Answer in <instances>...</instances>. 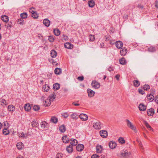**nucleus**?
Listing matches in <instances>:
<instances>
[{"label": "nucleus", "instance_id": "dca6fc26", "mask_svg": "<svg viewBox=\"0 0 158 158\" xmlns=\"http://www.w3.org/2000/svg\"><path fill=\"white\" fill-rule=\"evenodd\" d=\"M52 101L49 98L45 100L44 103V105L45 106H49L51 103Z\"/></svg>", "mask_w": 158, "mask_h": 158}, {"label": "nucleus", "instance_id": "4be33fe9", "mask_svg": "<svg viewBox=\"0 0 158 158\" xmlns=\"http://www.w3.org/2000/svg\"><path fill=\"white\" fill-rule=\"evenodd\" d=\"M50 122L54 123H56L58 122V119L55 117H52L50 119Z\"/></svg>", "mask_w": 158, "mask_h": 158}, {"label": "nucleus", "instance_id": "7ed1b4c3", "mask_svg": "<svg viewBox=\"0 0 158 158\" xmlns=\"http://www.w3.org/2000/svg\"><path fill=\"white\" fill-rule=\"evenodd\" d=\"M92 86L95 89L99 88L100 87V84L96 81H93L91 83Z\"/></svg>", "mask_w": 158, "mask_h": 158}, {"label": "nucleus", "instance_id": "ddd939ff", "mask_svg": "<svg viewBox=\"0 0 158 158\" xmlns=\"http://www.w3.org/2000/svg\"><path fill=\"white\" fill-rule=\"evenodd\" d=\"M127 52V50L125 48H123L120 51V54L122 56H124L126 55Z\"/></svg>", "mask_w": 158, "mask_h": 158}, {"label": "nucleus", "instance_id": "37998d69", "mask_svg": "<svg viewBox=\"0 0 158 158\" xmlns=\"http://www.w3.org/2000/svg\"><path fill=\"white\" fill-rule=\"evenodd\" d=\"M12 23L11 22H10L8 24L5 25V26L7 29L9 28H10L12 27Z\"/></svg>", "mask_w": 158, "mask_h": 158}, {"label": "nucleus", "instance_id": "f8f14e48", "mask_svg": "<svg viewBox=\"0 0 158 158\" xmlns=\"http://www.w3.org/2000/svg\"><path fill=\"white\" fill-rule=\"evenodd\" d=\"M84 148L83 145L81 144H78L76 147V150L79 152L81 151Z\"/></svg>", "mask_w": 158, "mask_h": 158}, {"label": "nucleus", "instance_id": "412c9836", "mask_svg": "<svg viewBox=\"0 0 158 158\" xmlns=\"http://www.w3.org/2000/svg\"><path fill=\"white\" fill-rule=\"evenodd\" d=\"M63 142L65 143H68L69 142V139L66 135L63 136L62 137Z\"/></svg>", "mask_w": 158, "mask_h": 158}, {"label": "nucleus", "instance_id": "3c124183", "mask_svg": "<svg viewBox=\"0 0 158 158\" xmlns=\"http://www.w3.org/2000/svg\"><path fill=\"white\" fill-rule=\"evenodd\" d=\"M144 124H145L146 126L147 127V128H150L152 130V128L151 127V126L149 125L148 123L147 122V121H145L144 122Z\"/></svg>", "mask_w": 158, "mask_h": 158}, {"label": "nucleus", "instance_id": "774afa93", "mask_svg": "<svg viewBox=\"0 0 158 158\" xmlns=\"http://www.w3.org/2000/svg\"><path fill=\"white\" fill-rule=\"evenodd\" d=\"M155 101L157 104H158V96H157L156 97Z\"/></svg>", "mask_w": 158, "mask_h": 158}, {"label": "nucleus", "instance_id": "f257e3e1", "mask_svg": "<svg viewBox=\"0 0 158 158\" xmlns=\"http://www.w3.org/2000/svg\"><path fill=\"white\" fill-rule=\"evenodd\" d=\"M120 157L121 158H131V153L127 151H122L120 154Z\"/></svg>", "mask_w": 158, "mask_h": 158}, {"label": "nucleus", "instance_id": "0eeeda50", "mask_svg": "<svg viewBox=\"0 0 158 158\" xmlns=\"http://www.w3.org/2000/svg\"><path fill=\"white\" fill-rule=\"evenodd\" d=\"M100 134L101 136L103 138H106L108 136L107 131L105 130L100 131Z\"/></svg>", "mask_w": 158, "mask_h": 158}, {"label": "nucleus", "instance_id": "6ab92c4d", "mask_svg": "<svg viewBox=\"0 0 158 158\" xmlns=\"http://www.w3.org/2000/svg\"><path fill=\"white\" fill-rule=\"evenodd\" d=\"M54 72L56 74L60 75L61 73V69L60 68H56L54 70Z\"/></svg>", "mask_w": 158, "mask_h": 158}, {"label": "nucleus", "instance_id": "13d9d810", "mask_svg": "<svg viewBox=\"0 0 158 158\" xmlns=\"http://www.w3.org/2000/svg\"><path fill=\"white\" fill-rule=\"evenodd\" d=\"M84 78L83 76L78 77L77 79L80 81H82L84 80Z\"/></svg>", "mask_w": 158, "mask_h": 158}, {"label": "nucleus", "instance_id": "2f4dec72", "mask_svg": "<svg viewBox=\"0 0 158 158\" xmlns=\"http://www.w3.org/2000/svg\"><path fill=\"white\" fill-rule=\"evenodd\" d=\"M133 83L134 86L136 87H138L140 85V82L138 80H134Z\"/></svg>", "mask_w": 158, "mask_h": 158}, {"label": "nucleus", "instance_id": "20e7f679", "mask_svg": "<svg viewBox=\"0 0 158 158\" xmlns=\"http://www.w3.org/2000/svg\"><path fill=\"white\" fill-rule=\"evenodd\" d=\"M93 127L96 129L99 130L101 128V124L99 122L94 123Z\"/></svg>", "mask_w": 158, "mask_h": 158}, {"label": "nucleus", "instance_id": "c756f323", "mask_svg": "<svg viewBox=\"0 0 158 158\" xmlns=\"http://www.w3.org/2000/svg\"><path fill=\"white\" fill-rule=\"evenodd\" d=\"M60 85L58 83H56L53 85V89L54 90H57L59 89Z\"/></svg>", "mask_w": 158, "mask_h": 158}, {"label": "nucleus", "instance_id": "680f3d73", "mask_svg": "<svg viewBox=\"0 0 158 158\" xmlns=\"http://www.w3.org/2000/svg\"><path fill=\"white\" fill-rule=\"evenodd\" d=\"M139 92L140 94H143L145 93L144 91L141 89H139Z\"/></svg>", "mask_w": 158, "mask_h": 158}, {"label": "nucleus", "instance_id": "c03bdc74", "mask_svg": "<svg viewBox=\"0 0 158 158\" xmlns=\"http://www.w3.org/2000/svg\"><path fill=\"white\" fill-rule=\"evenodd\" d=\"M118 141L121 144H123L125 143V140L123 137H120Z\"/></svg>", "mask_w": 158, "mask_h": 158}, {"label": "nucleus", "instance_id": "a18cd8bd", "mask_svg": "<svg viewBox=\"0 0 158 158\" xmlns=\"http://www.w3.org/2000/svg\"><path fill=\"white\" fill-rule=\"evenodd\" d=\"M35 11V9L33 7L30 8L29 9V12L31 14L34 13Z\"/></svg>", "mask_w": 158, "mask_h": 158}, {"label": "nucleus", "instance_id": "b1692460", "mask_svg": "<svg viewBox=\"0 0 158 158\" xmlns=\"http://www.w3.org/2000/svg\"><path fill=\"white\" fill-rule=\"evenodd\" d=\"M66 130L65 126L64 125H62L59 127V130L61 132H64Z\"/></svg>", "mask_w": 158, "mask_h": 158}, {"label": "nucleus", "instance_id": "6e6d98bb", "mask_svg": "<svg viewBox=\"0 0 158 158\" xmlns=\"http://www.w3.org/2000/svg\"><path fill=\"white\" fill-rule=\"evenodd\" d=\"M89 39L90 41H94L95 39L94 36L93 35H90Z\"/></svg>", "mask_w": 158, "mask_h": 158}, {"label": "nucleus", "instance_id": "ea45409f", "mask_svg": "<svg viewBox=\"0 0 158 158\" xmlns=\"http://www.w3.org/2000/svg\"><path fill=\"white\" fill-rule=\"evenodd\" d=\"M31 15L32 17L34 19H37L38 17V14L36 11L32 13Z\"/></svg>", "mask_w": 158, "mask_h": 158}, {"label": "nucleus", "instance_id": "052dcab7", "mask_svg": "<svg viewBox=\"0 0 158 158\" xmlns=\"http://www.w3.org/2000/svg\"><path fill=\"white\" fill-rule=\"evenodd\" d=\"M18 136L20 137H24V134L22 132V133H19Z\"/></svg>", "mask_w": 158, "mask_h": 158}, {"label": "nucleus", "instance_id": "a19ab883", "mask_svg": "<svg viewBox=\"0 0 158 158\" xmlns=\"http://www.w3.org/2000/svg\"><path fill=\"white\" fill-rule=\"evenodd\" d=\"M9 130H7L6 128H4L3 130V134L5 135H7L9 134Z\"/></svg>", "mask_w": 158, "mask_h": 158}, {"label": "nucleus", "instance_id": "c9c22d12", "mask_svg": "<svg viewBox=\"0 0 158 158\" xmlns=\"http://www.w3.org/2000/svg\"><path fill=\"white\" fill-rule=\"evenodd\" d=\"M56 98V95L54 92L51 94L50 95L49 97V98L52 101H53V100Z\"/></svg>", "mask_w": 158, "mask_h": 158}, {"label": "nucleus", "instance_id": "864d4df0", "mask_svg": "<svg viewBox=\"0 0 158 158\" xmlns=\"http://www.w3.org/2000/svg\"><path fill=\"white\" fill-rule=\"evenodd\" d=\"M62 116L64 118H67L69 115V114L67 113H64L62 114Z\"/></svg>", "mask_w": 158, "mask_h": 158}, {"label": "nucleus", "instance_id": "e2e57ef3", "mask_svg": "<svg viewBox=\"0 0 158 158\" xmlns=\"http://www.w3.org/2000/svg\"><path fill=\"white\" fill-rule=\"evenodd\" d=\"M62 90L64 93H66L68 91V89L66 88H64Z\"/></svg>", "mask_w": 158, "mask_h": 158}, {"label": "nucleus", "instance_id": "9b49d317", "mask_svg": "<svg viewBox=\"0 0 158 158\" xmlns=\"http://www.w3.org/2000/svg\"><path fill=\"white\" fill-rule=\"evenodd\" d=\"M147 114L149 116H152L154 114L155 111L153 108H151L148 110Z\"/></svg>", "mask_w": 158, "mask_h": 158}, {"label": "nucleus", "instance_id": "69168bd1", "mask_svg": "<svg viewBox=\"0 0 158 158\" xmlns=\"http://www.w3.org/2000/svg\"><path fill=\"white\" fill-rule=\"evenodd\" d=\"M155 6L156 8H158V1H156L155 2Z\"/></svg>", "mask_w": 158, "mask_h": 158}, {"label": "nucleus", "instance_id": "5701e85b", "mask_svg": "<svg viewBox=\"0 0 158 158\" xmlns=\"http://www.w3.org/2000/svg\"><path fill=\"white\" fill-rule=\"evenodd\" d=\"M64 47L68 49H71L73 48V45L69 43H66L64 44Z\"/></svg>", "mask_w": 158, "mask_h": 158}, {"label": "nucleus", "instance_id": "58836bf2", "mask_svg": "<svg viewBox=\"0 0 158 158\" xmlns=\"http://www.w3.org/2000/svg\"><path fill=\"white\" fill-rule=\"evenodd\" d=\"M14 108L15 107L13 105H10L8 106V109L9 111H12L14 110L15 109Z\"/></svg>", "mask_w": 158, "mask_h": 158}, {"label": "nucleus", "instance_id": "8fccbe9b", "mask_svg": "<svg viewBox=\"0 0 158 158\" xmlns=\"http://www.w3.org/2000/svg\"><path fill=\"white\" fill-rule=\"evenodd\" d=\"M40 108V107L38 105H34L33 107V109L35 111L38 110Z\"/></svg>", "mask_w": 158, "mask_h": 158}, {"label": "nucleus", "instance_id": "423d86ee", "mask_svg": "<svg viewBox=\"0 0 158 158\" xmlns=\"http://www.w3.org/2000/svg\"><path fill=\"white\" fill-rule=\"evenodd\" d=\"M87 92L89 97L90 98L93 97L95 94V92L90 89H87Z\"/></svg>", "mask_w": 158, "mask_h": 158}, {"label": "nucleus", "instance_id": "1a4fd4ad", "mask_svg": "<svg viewBox=\"0 0 158 158\" xmlns=\"http://www.w3.org/2000/svg\"><path fill=\"white\" fill-rule=\"evenodd\" d=\"M109 145L110 148L113 149L116 146V143L115 142L111 141L109 143Z\"/></svg>", "mask_w": 158, "mask_h": 158}, {"label": "nucleus", "instance_id": "a878e982", "mask_svg": "<svg viewBox=\"0 0 158 158\" xmlns=\"http://www.w3.org/2000/svg\"><path fill=\"white\" fill-rule=\"evenodd\" d=\"M1 19L4 22H7L9 20V18L7 16L4 15L1 17Z\"/></svg>", "mask_w": 158, "mask_h": 158}, {"label": "nucleus", "instance_id": "473e14b6", "mask_svg": "<svg viewBox=\"0 0 158 158\" xmlns=\"http://www.w3.org/2000/svg\"><path fill=\"white\" fill-rule=\"evenodd\" d=\"M43 89L44 91H48L49 89V86L47 84H45L43 86Z\"/></svg>", "mask_w": 158, "mask_h": 158}, {"label": "nucleus", "instance_id": "09e8293b", "mask_svg": "<svg viewBox=\"0 0 158 158\" xmlns=\"http://www.w3.org/2000/svg\"><path fill=\"white\" fill-rule=\"evenodd\" d=\"M150 86L148 85H144L143 87V89H144L145 90H148V89H150Z\"/></svg>", "mask_w": 158, "mask_h": 158}, {"label": "nucleus", "instance_id": "338daca9", "mask_svg": "<svg viewBox=\"0 0 158 158\" xmlns=\"http://www.w3.org/2000/svg\"><path fill=\"white\" fill-rule=\"evenodd\" d=\"M63 36L64 37V40H68V38L67 36H65L64 35H63Z\"/></svg>", "mask_w": 158, "mask_h": 158}, {"label": "nucleus", "instance_id": "49530a36", "mask_svg": "<svg viewBox=\"0 0 158 158\" xmlns=\"http://www.w3.org/2000/svg\"><path fill=\"white\" fill-rule=\"evenodd\" d=\"M148 50L150 52H154L155 51L156 49L155 48L152 46L148 48Z\"/></svg>", "mask_w": 158, "mask_h": 158}, {"label": "nucleus", "instance_id": "f704fd0d", "mask_svg": "<svg viewBox=\"0 0 158 158\" xmlns=\"http://www.w3.org/2000/svg\"><path fill=\"white\" fill-rule=\"evenodd\" d=\"M89 6L91 7H93L95 5V2L93 0H91L88 2Z\"/></svg>", "mask_w": 158, "mask_h": 158}, {"label": "nucleus", "instance_id": "393cba45", "mask_svg": "<svg viewBox=\"0 0 158 158\" xmlns=\"http://www.w3.org/2000/svg\"><path fill=\"white\" fill-rule=\"evenodd\" d=\"M51 56L52 58H55L56 56L57 52L54 50H52L51 52Z\"/></svg>", "mask_w": 158, "mask_h": 158}, {"label": "nucleus", "instance_id": "603ef678", "mask_svg": "<svg viewBox=\"0 0 158 158\" xmlns=\"http://www.w3.org/2000/svg\"><path fill=\"white\" fill-rule=\"evenodd\" d=\"M54 40V38L52 36H49L48 40L50 42H53Z\"/></svg>", "mask_w": 158, "mask_h": 158}, {"label": "nucleus", "instance_id": "bb28decb", "mask_svg": "<svg viewBox=\"0 0 158 158\" xmlns=\"http://www.w3.org/2000/svg\"><path fill=\"white\" fill-rule=\"evenodd\" d=\"M120 63L122 65H124L126 64V61L124 58L120 59L119 60Z\"/></svg>", "mask_w": 158, "mask_h": 158}, {"label": "nucleus", "instance_id": "7c9ffc66", "mask_svg": "<svg viewBox=\"0 0 158 158\" xmlns=\"http://www.w3.org/2000/svg\"><path fill=\"white\" fill-rule=\"evenodd\" d=\"M147 99L151 101H152L154 100V96L152 94H150L147 95Z\"/></svg>", "mask_w": 158, "mask_h": 158}, {"label": "nucleus", "instance_id": "39448f33", "mask_svg": "<svg viewBox=\"0 0 158 158\" xmlns=\"http://www.w3.org/2000/svg\"><path fill=\"white\" fill-rule=\"evenodd\" d=\"M41 127L43 129H47L49 127V125L45 121H43L41 123Z\"/></svg>", "mask_w": 158, "mask_h": 158}, {"label": "nucleus", "instance_id": "0e129e2a", "mask_svg": "<svg viewBox=\"0 0 158 158\" xmlns=\"http://www.w3.org/2000/svg\"><path fill=\"white\" fill-rule=\"evenodd\" d=\"M119 77L120 75L119 74H117L115 76V78L118 81L119 80Z\"/></svg>", "mask_w": 158, "mask_h": 158}, {"label": "nucleus", "instance_id": "aec40b11", "mask_svg": "<svg viewBox=\"0 0 158 158\" xmlns=\"http://www.w3.org/2000/svg\"><path fill=\"white\" fill-rule=\"evenodd\" d=\"M66 150L69 153H72L73 151L72 146L69 145L68 146H67L66 148Z\"/></svg>", "mask_w": 158, "mask_h": 158}, {"label": "nucleus", "instance_id": "4c0bfd02", "mask_svg": "<svg viewBox=\"0 0 158 158\" xmlns=\"http://www.w3.org/2000/svg\"><path fill=\"white\" fill-rule=\"evenodd\" d=\"M78 115L76 113H73V114H72L71 116V118L73 119H77L78 118Z\"/></svg>", "mask_w": 158, "mask_h": 158}, {"label": "nucleus", "instance_id": "6e6552de", "mask_svg": "<svg viewBox=\"0 0 158 158\" xmlns=\"http://www.w3.org/2000/svg\"><path fill=\"white\" fill-rule=\"evenodd\" d=\"M79 117L82 121H86L88 119V116L86 114H81L79 115Z\"/></svg>", "mask_w": 158, "mask_h": 158}, {"label": "nucleus", "instance_id": "de8ad7c7", "mask_svg": "<svg viewBox=\"0 0 158 158\" xmlns=\"http://www.w3.org/2000/svg\"><path fill=\"white\" fill-rule=\"evenodd\" d=\"M18 22L19 24L21 25H23L24 22V20L20 18L18 19Z\"/></svg>", "mask_w": 158, "mask_h": 158}, {"label": "nucleus", "instance_id": "e433bc0d", "mask_svg": "<svg viewBox=\"0 0 158 158\" xmlns=\"http://www.w3.org/2000/svg\"><path fill=\"white\" fill-rule=\"evenodd\" d=\"M53 32L54 34L57 36L59 35L60 34V32L59 30L58 29H54Z\"/></svg>", "mask_w": 158, "mask_h": 158}, {"label": "nucleus", "instance_id": "2eb2a0df", "mask_svg": "<svg viewBox=\"0 0 158 158\" xmlns=\"http://www.w3.org/2000/svg\"><path fill=\"white\" fill-rule=\"evenodd\" d=\"M16 147L17 148L20 150L24 148V145L21 142H19L16 144Z\"/></svg>", "mask_w": 158, "mask_h": 158}, {"label": "nucleus", "instance_id": "a211bd4d", "mask_svg": "<svg viewBox=\"0 0 158 158\" xmlns=\"http://www.w3.org/2000/svg\"><path fill=\"white\" fill-rule=\"evenodd\" d=\"M43 23L45 26L48 27L50 24V21L47 19H45L43 21Z\"/></svg>", "mask_w": 158, "mask_h": 158}, {"label": "nucleus", "instance_id": "72a5a7b5", "mask_svg": "<svg viewBox=\"0 0 158 158\" xmlns=\"http://www.w3.org/2000/svg\"><path fill=\"white\" fill-rule=\"evenodd\" d=\"M96 151L97 153H100L102 151V147L101 145L96 146Z\"/></svg>", "mask_w": 158, "mask_h": 158}, {"label": "nucleus", "instance_id": "9d476101", "mask_svg": "<svg viewBox=\"0 0 158 158\" xmlns=\"http://www.w3.org/2000/svg\"><path fill=\"white\" fill-rule=\"evenodd\" d=\"M115 45L117 48L120 49L123 46V43L120 41H117L115 43Z\"/></svg>", "mask_w": 158, "mask_h": 158}, {"label": "nucleus", "instance_id": "4d7b16f0", "mask_svg": "<svg viewBox=\"0 0 158 158\" xmlns=\"http://www.w3.org/2000/svg\"><path fill=\"white\" fill-rule=\"evenodd\" d=\"M1 105H6V101L5 100H2L1 101Z\"/></svg>", "mask_w": 158, "mask_h": 158}, {"label": "nucleus", "instance_id": "f3484780", "mask_svg": "<svg viewBox=\"0 0 158 158\" xmlns=\"http://www.w3.org/2000/svg\"><path fill=\"white\" fill-rule=\"evenodd\" d=\"M70 143L72 146H75L77 143V141L76 139H71L70 140Z\"/></svg>", "mask_w": 158, "mask_h": 158}, {"label": "nucleus", "instance_id": "5fc2aeb1", "mask_svg": "<svg viewBox=\"0 0 158 158\" xmlns=\"http://www.w3.org/2000/svg\"><path fill=\"white\" fill-rule=\"evenodd\" d=\"M63 154L61 153H57L56 155V158H62Z\"/></svg>", "mask_w": 158, "mask_h": 158}, {"label": "nucleus", "instance_id": "f03ea898", "mask_svg": "<svg viewBox=\"0 0 158 158\" xmlns=\"http://www.w3.org/2000/svg\"><path fill=\"white\" fill-rule=\"evenodd\" d=\"M125 121L127 123V127L133 130L136 133L137 132V130L135 127L132 124L130 121L128 119H126Z\"/></svg>", "mask_w": 158, "mask_h": 158}, {"label": "nucleus", "instance_id": "c85d7f7f", "mask_svg": "<svg viewBox=\"0 0 158 158\" xmlns=\"http://www.w3.org/2000/svg\"><path fill=\"white\" fill-rule=\"evenodd\" d=\"M31 125L33 127H37L39 126V124L36 121L34 120L31 123Z\"/></svg>", "mask_w": 158, "mask_h": 158}, {"label": "nucleus", "instance_id": "4468645a", "mask_svg": "<svg viewBox=\"0 0 158 158\" xmlns=\"http://www.w3.org/2000/svg\"><path fill=\"white\" fill-rule=\"evenodd\" d=\"M139 108L140 110L144 111L146 109V106L143 104L141 103L139 105Z\"/></svg>", "mask_w": 158, "mask_h": 158}, {"label": "nucleus", "instance_id": "79ce46f5", "mask_svg": "<svg viewBox=\"0 0 158 158\" xmlns=\"http://www.w3.org/2000/svg\"><path fill=\"white\" fill-rule=\"evenodd\" d=\"M20 16L23 19H26L27 17V14L26 13H23L21 14Z\"/></svg>", "mask_w": 158, "mask_h": 158}, {"label": "nucleus", "instance_id": "bf43d9fd", "mask_svg": "<svg viewBox=\"0 0 158 158\" xmlns=\"http://www.w3.org/2000/svg\"><path fill=\"white\" fill-rule=\"evenodd\" d=\"M91 158H99V156L97 154H94L92 156Z\"/></svg>", "mask_w": 158, "mask_h": 158}, {"label": "nucleus", "instance_id": "cd10ccee", "mask_svg": "<svg viewBox=\"0 0 158 158\" xmlns=\"http://www.w3.org/2000/svg\"><path fill=\"white\" fill-rule=\"evenodd\" d=\"M31 106L29 103L25 104L24 106V109L26 111H28L31 109Z\"/></svg>", "mask_w": 158, "mask_h": 158}]
</instances>
